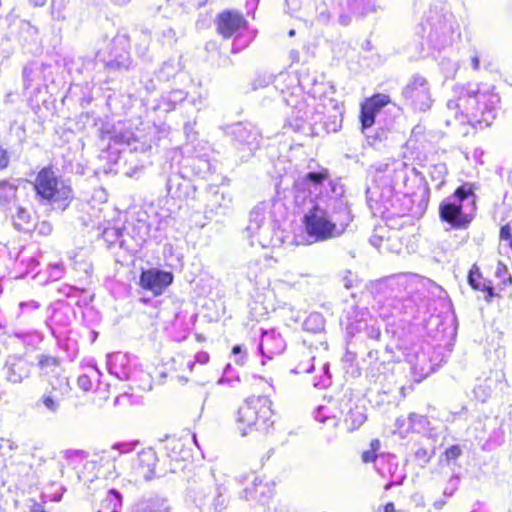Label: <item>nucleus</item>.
I'll use <instances>...</instances> for the list:
<instances>
[{
	"label": "nucleus",
	"mask_w": 512,
	"mask_h": 512,
	"mask_svg": "<svg viewBox=\"0 0 512 512\" xmlns=\"http://www.w3.org/2000/svg\"><path fill=\"white\" fill-rule=\"evenodd\" d=\"M271 416V402L268 398H249L238 410V429L241 431L242 435H246L252 430L266 429Z\"/></svg>",
	"instance_id": "obj_1"
},
{
	"label": "nucleus",
	"mask_w": 512,
	"mask_h": 512,
	"mask_svg": "<svg viewBox=\"0 0 512 512\" xmlns=\"http://www.w3.org/2000/svg\"><path fill=\"white\" fill-rule=\"evenodd\" d=\"M465 201H470L471 205L474 206V197L471 195V191L460 187L451 197L440 204L441 219L454 228L466 227L471 222L473 215L463 208L462 203Z\"/></svg>",
	"instance_id": "obj_2"
},
{
	"label": "nucleus",
	"mask_w": 512,
	"mask_h": 512,
	"mask_svg": "<svg viewBox=\"0 0 512 512\" xmlns=\"http://www.w3.org/2000/svg\"><path fill=\"white\" fill-rule=\"evenodd\" d=\"M35 189L43 199L55 202L65 201L71 197V188L58 181L54 172L46 168L38 173Z\"/></svg>",
	"instance_id": "obj_3"
},
{
	"label": "nucleus",
	"mask_w": 512,
	"mask_h": 512,
	"mask_svg": "<svg viewBox=\"0 0 512 512\" xmlns=\"http://www.w3.org/2000/svg\"><path fill=\"white\" fill-rule=\"evenodd\" d=\"M346 223L337 224L332 221L326 212L315 209L306 216L307 233L318 240L335 237L344 232Z\"/></svg>",
	"instance_id": "obj_4"
},
{
	"label": "nucleus",
	"mask_w": 512,
	"mask_h": 512,
	"mask_svg": "<svg viewBox=\"0 0 512 512\" xmlns=\"http://www.w3.org/2000/svg\"><path fill=\"white\" fill-rule=\"evenodd\" d=\"M39 366L41 375L46 378L52 391H58L62 395L68 393L70 388L68 378L64 375V370L56 358L41 356Z\"/></svg>",
	"instance_id": "obj_5"
},
{
	"label": "nucleus",
	"mask_w": 512,
	"mask_h": 512,
	"mask_svg": "<svg viewBox=\"0 0 512 512\" xmlns=\"http://www.w3.org/2000/svg\"><path fill=\"white\" fill-rule=\"evenodd\" d=\"M172 281L173 274L171 272L155 268L142 272L140 277L141 287L151 291L155 296L161 295Z\"/></svg>",
	"instance_id": "obj_6"
},
{
	"label": "nucleus",
	"mask_w": 512,
	"mask_h": 512,
	"mask_svg": "<svg viewBox=\"0 0 512 512\" xmlns=\"http://www.w3.org/2000/svg\"><path fill=\"white\" fill-rule=\"evenodd\" d=\"M404 94L411 100L412 105L419 111H425L431 106V99L426 80L422 77H416L406 87Z\"/></svg>",
	"instance_id": "obj_7"
},
{
	"label": "nucleus",
	"mask_w": 512,
	"mask_h": 512,
	"mask_svg": "<svg viewBox=\"0 0 512 512\" xmlns=\"http://www.w3.org/2000/svg\"><path fill=\"white\" fill-rule=\"evenodd\" d=\"M389 102V97L378 94L367 99L361 106V124L366 129L374 124L375 115Z\"/></svg>",
	"instance_id": "obj_8"
},
{
	"label": "nucleus",
	"mask_w": 512,
	"mask_h": 512,
	"mask_svg": "<svg viewBox=\"0 0 512 512\" xmlns=\"http://www.w3.org/2000/svg\"><path fill=\"white\" fill-rule=\"evenodd\" d=\"M243 25L244 19L237 12L226 11L218 16L217 28L224 37H230Z\"/></svg>",
	"instance_id": "obj_9"
},
{
	"label": "nucleus",
	"mask_w": 512,
	"mask_h": 512,
	"mask_svg": "<svg viewBox=\"0 0 512 512\" xmlns=\"http://www.w3.org/2000/svg\"><path fill=\"white\" fill-rule=\"evenodd\" d=\"M328 171L321 169L317 172H309L300 182V185L309 189L310 193H317L319 187L328 179Z\"/></svg>",
	"instance_id": "obj_10"
},
{
	"label": "nucleus",
	"mask_w": 512,
	"mask_h": 512,
	"mask_svg": "<svg viewBox=\"0 0 512 512\" xmlns=\"http://www.w3.org/2000/svg\"><path fill=\"white\" fill-rule=\"evenodd\" d=\"M37 407L43 406L48 412L55 414L60 408V400L50 393L44 394L36 403Z\"/></svg>",
	"instance_id": "obj_11"
},
{
	"label": "nucleus",
	"mask_w": 512,
	"mask_h": 512,
	"mask_svg": "<svg viewBox=\"0 0 512 512\" xmlns=\"http://www.w3.org/2000/svg\"><path fill=\"white\" fill-rule=\"evenodd\" d=\"M10 379L13 382H21L29 375V368L25 362L19 361L11 366Z\"/></svg>",
	"instance_id": "obj_12"
},
{
	"label": "nucleus",
	"mask_w": 512,
	"mask_h": 512,
	"mask_svg": "<svg viewBox=\"0 0 512 512\" xmlns=\"http://www.w3.org/2000/svg\"><path fill=\"white\" fill-rule=\"evenodd\" d=\"M120 502V495L114 491H111L105 502L101 505L99 512H117V508L120 506Z\"/></svg>",
	"instance_id": "obj_13"
},
{
	"label": "nucleus",
	"mask_w": 512,
	"mask_h": 512,
	"mask_svg": "<svg viewBox=\"0 0 512 512\" xmlns=\"http://www.w3.org/2000/svg\"><path fill=\"white\" fill-rule=\"evenodd\" d=\"M345 421L348 424V428L350 430H354L366 421V416L362 411H351L349 415H347Z\"/></svg>",
	"instance_id": "obj_14"
},
{
	"label": "nucleus",
	"mask_w": 512,
	"mask_h": 512,
	"mask_svg": "<svg viewBox=\"0 0 512 512\" xmlns=\"http://www.w3.org/2000/svg\"><path fill=\"white\" fill-rule=\"evenodd\" d=\"M380 447V442L379 440H373L371 442V449L368 450V451H365L363 454H362V459L364 462H371V461H374L375 458H376V452L377 450L379 449Z\"/></svg>",
	"instance_id": "obj_15"
},
{
	"label": "nucleus",
	"mask_w": 512,
	"mask_h": 512,
	"mask_svg": "<svg viewBox=\"0 0 512 512\" xmlns=\"http://www.w3.org/2000/svg\"><path fill=\"white\" fill-rule=\"evenodd\" d=\"M470 285L475 289H485V286L480 283V274L477 270L472 269L468 277Z\"/></svg>",
	"instance_id": "obj_16"
},
{
	"label": "nucleus",
	"mask_w": 512,
	"mask_h": 512,
	"mask_svg": "<svg viewBox=\"0 0 512 512\" xmlns=\"http://www.w3.org/2000/svg\"><path fill=\"white\" fill-rule=\"evenodd\" d=\"M77 385L83 391H89L92 387V382L88 376L82 375L78 378Z\"/></svg>",
	"instance_id": "obj_17"
},
{
	"label": "nucleus",
	"mask_w": 512,
	"mask_h": 512,
	"mask_svg": "<svg viewBox=\"0 0 512 512\" xmlns=\"http://www.w3.org/2000/svg\"><path fill=\"white\" fill-rule=\"evenodd\" d=\"M500 236L502 239L510 240V246L512 248V222L508 223L504 227H502L500 231Z\"/></svg>",
	"instance_id": "obj_18"
},
{
	"label": "nucleus",
	"mask_w": 512,
	"mask_h": 512,
	"mask_svg": "<svg viewBox=\"0 0 512 512\" xmlns=\"http://www.w3.org/2000/svg\"><path fill=\"white\" fill-rule=\"evenodd\" d=\"M9 163V156L5 149L0 146V169L7 167Z\"/></svg>",
	"instance_id": "obj_19"
},
{
	"label": "nucleus",
	"mask_w": 512,
	"mask_h": 512,
	"mask_svg": "<svg viewBox=\"0 0 512 512\" xmlns=\"http://www.w3.org/2000/svg\"><path fill=\"white\" fill-rule=\"evenodd\" d=\"M461 453V450L458 446H452L446 450V456L448 459H456Z\"/></svg>",
	"instance_id": "obj_20"
},
{
	"label": "nucleus",
	"mask_w": 512,
	"mask_h": 512,
	"mask_svg": "<svg viewBox=\"0 0 512 512\" xmlns=\"http://www.w3.org/2000/svg\"><path fill=\"white\" fill-rule=\"evenodd\" d=\"M141 461H147L149 467L151 465H154V462H155L154 454L151 451L144 452L141 455Z\"/></svg>",
	"instance_id": "obj_21"
},
{
	"label": "nucleus",
	"mask_w": 512,
	"mask_h": 512,
	"mask_svg": "<svg viewBox=\"0 0 512 512\" xmlns=\"http://www.w3.org/2000/svg\"><path fill=\"white\" fill-rule=\"evenodd\" d=\"M17 219L20 221H29L30 220V214L27 213L24 209L20 208L17 212Z\"/></svg>",
	"instance_id": "obj_22"
},
{
	"label": "nucleus",
	"mask_w": 512,
	"mask_h": 512,
	"mask_svg": "<svg viewBox=\"0 0 512 512\" xmlns=\"http://www.w3.org/2000/svg\"><path fill=\"white\" fill-rule=\"evenodd\" d=\"M197 359L201 363H206L209 359V356L207 353L202 352V353L198 354Z\"/></svg>",
	"instance_id": "obj_23"
},
{
	"label": "nucleus",
	"mask_w": 512,
	"mask_h": 512,
	"mask_svg": "<svg viewBox=\"0 0 512 512\" xmlns=\"http://www.w3.org/2000/svg\"><path fill=\"white\" fill-rule=\"evenodd\" d=\"M383 512H394V504L393 503H387L383 507Z\"/></svg>",
	"instance_id": "obj_24"
},
{
	"label": "nucleus",
	"mask_w": 512,
	"mask_h": 512,
	"mask_svg": "<svg viewBox=\"0 0 512 512\" xmlns=\"http://www.w3.org/2000/svg\"><path fill=\"white\" fill-rule=\"evenodd\" d=\"M232 351H233L234 354L239 353L241 351V347L240 346H234Z\"/></svg>",
	"instance_id": "obj_25"
},
{
	"label": "nucleus",
	"mask_w": 512,
	"mask_h": 512,
	"mask_svg": "<svg viewBox=\"0 0 512 512\" xmlns=\"http://www.w3.org/2000/svg\"><path fill=\"white\" fill-rule=\"evenodd\" d=\"M32 512H44L43 510H41V507L40 506H35L32 510Z\"/></svg>",
	"instance_id": "obj_26"
},
{
	"label": "nucleus",
	"mask_w": 512,
	"mask_h": 512,
	"mask_svg": "<svg viewBox=\"0 0 512 512\" xmlns=\"http://www.w3.org/2000/svg\"><path fill=\"white\" fill-rule=\"evenodd\" d=\"M152 474H153V469H149V474H145V477L150 478Z\"/></svg>",
	"instance_id": "obj_27"
},
{
	"label": "nucleus",
	"mask_w": 512,
	"mask_h": 512,
	"mask_svg": "<svg viewBox=\"0 0 512 512\" xmlns=\"http://www.w3.org/2000/svg\"><path fill=\"white\" fill-rule=\"evenodd\" d=\"M477 66H478V61H477V59H474V67L477 68Z\"/></svg>",
	"instance_id": "obj_28"
},
{
	"label": "nucleus",
	"mask_w": 512,
	"mask_h": 512,
	"mask_svg": "<svg viewBox=\"0 0 512 512\" xmlns=\"http://www.w3.org/2000/svg\"><path fill=\"white\" fill-rule=\"evenodd\" d=\"M313 318H315V319H319V316H318V315H315V316H311V317H310V319H313Z\"/></svg>",
	"instance_id": "obj_29"
},
{
	"label": "nucleus",
	"mask_w": 512,
	"mask_h": 512,
	"mask_svg": "<svg viewBox=\"0 0 512 512\" xmlns=\"http://www.w3.org/2000/svg\"><path fill=\"white\" fill-rule=\"evenodd\" d=\"M289 34H290V36L294 35V31L291 30Z\"/></svg>",
	"instance_id": "obj_30"
},
{
	"label": "nucleus",
	"mask_w": 512,
	"mask_h": 512,
	"mask_svg": "<svg viewBox=\"0 0 512 512\" xmlns=\"http://www.w3.org/2000/svg\"><path fill=\"white\" fill-rule=\"evenodd\" d=\"M489 290V294L491 295L492 294V288H488Z\"/></svg>",
	"instance_id": "obj_31"
},
{
	"label": "nucleus",
	"mask_w": 512,
	"mask_h": 512,
	"mask_svg": "<svg viewBox=\"0 0 512 512\" xmlns=\"http://www.w3.org/2000/svg\"><path fill=\"white\" fill-rule=\"evenodd\" d=\"M159 512H166L164 509H160Z\"/></svg>",
	"instance_id": "obj_32"
}]
</instances>
